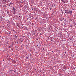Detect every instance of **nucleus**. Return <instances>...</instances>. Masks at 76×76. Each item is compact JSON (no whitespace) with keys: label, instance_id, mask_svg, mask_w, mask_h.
Instances as JSON below:
<instances>
[{"label":"nucleus","instance_id":"4","mask_svg":"<svg viewBox=\"0 0 76 76\" xmlns=\"http://www.w3.org/2000/svg\"><path fill=\"white\" fill-rule=\"evenodd\" d=\"M5 2H7V1H10L9 0H3Z\"/></svg>","mask_w":76,"mask_h":76},{"label":"nucleus","instance_id":"7","mask_svg":"<svg viewBox=\"0 0 76 76\" xmlns=\"http://www.w3.org/2000/svg\"><path fill=\"white\" fill-rule=\"evenodd\" d=\"M7 14L9 13V12L8 11H7Z\"/></svg>","mask_w":76,"mask_h":76},{"label":"nucleus","instance_id":"6","mask_svg":"<svg viewBox=\"0 0 76 76\" xmlns=\"http://www.w3.org/2000/svg\"><path fill=\"white\" fill-rule=\"evenodd\" d=\"M14 13L15 14H16V11H14Z\"/></svg>","mask_w":76,"mask_h":76},{"label":"nucleus","instance_id":"2","mask_svg":"<svg viewBox=\"0 0 76 76\" xmlns=\"http://www.w3.org/2000/svg\"><path fill=\"white\" fill-rule=\"evenodd\" d=\"M61 1H62L63 3H67V0H61Z\"/></svg>","mask_w":76,"mask_h":76},{"label":"nucleus","instance_id":"9","mask_svg":"<svg viewBox=\"0 0 76 76\" xmlns=\"http://www.w3.org/2000/svg\"><path fill=\"white\" fill-rule=\"evenodd\" d=\"M3 61H4V59H3Z\"/></svg>","mask_w":76,"mask_h":76},{"label":"nucleus","instance_id":"8","mask_svg":"<svg viewBox=\"0 0 76 76\" xmlns=\"http://www.w3.org/2000/svg\"><path fill=\"white\" fill-rule=\"evenodd\" d=\"M17 37L16 36V35H15L14 36V37Z\"/></svg>","mask_w":76,"mask_h":76},{"label":"nucleus","instance_id":"1","mask_svg":"<svg viewBox=\"0 0 76 76\" xmlns=\"http://www.w3.org/2000/svg\"><path fill=\"white\" fill-rule=\"evenodd\" d=\"M72 13V11L71 10H69L67 12V14H71Z\"/></svg>","mask_w":76,"mask_h":76},{"label":"nucleus","instance_id":"5","mask_svg":"<svg viewBox=\"0 0 76 76\" xmlns=\"http://www.w3.org/2000/svg\"><path fill=\"white\" fill-rule=\"evenodd\" d=\"M12 9L13 10H14V11H15V10H16V8H15L13 7Z\"/></svg>","mask_w":76,"mask_h":76},{"label":"nucleus","instance_id":"3","mask_svg":"<svg viewBox=\"0 0 76 76\" xmlns=\"http://www.w3.org/2000/svg\"><path fill=\"white\" fill-rule=\"evenodd\" d=\"M13 4V3L11 2L10 3V4H9V6H12V4Z\"/></svg>","mask_w":76,"mask_h":76},{"label":"nucleus","instance_id":"10","mask_svg":"<svg viewBox=\"0 0 76 76\" xmlns=\"http://www.w3.org/2000/svg\"><path fill=\"white\" fill-rule=\"evenodd\" d=\"M43 50H44V49H43Z\"/></svg>","mask_w":76,"mask_h":76}]
</instances>
